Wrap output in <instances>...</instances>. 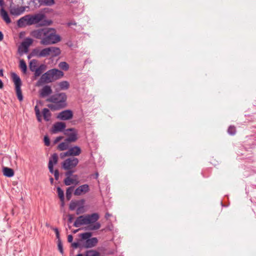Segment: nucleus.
Here are the masks:
<instances>
[{
	"label": "nucleus",
	"mask_w": 256,
	"mask_h": 256,
	"mask_svg": "<svg viewBox=\"0 0 256 256\" xmlns=\"http://www.w3.org/2000/svg\"><path fill=\"white\" fill-rule=\"evenodd\" d=\"M54 82L50 70L43 74L39 80L42 83H49Z\"/></svg>",
	"instance_id": "nucleus-11"
},
{
	"label": "nucleus",
	"mask_w": 256,
	"mask_h": 256,
	"mask_svg": "<svg viewBox=\"0 0 256 256\" xmlns=\"http://www.w3.org/2000/svg\"><path fill=\"white\" fill-rule=\"evenodd\" d=\"M3 173L4 176L8 178L12 177L14 175V170L8 167H4L3 168Z\"/></svg>",
	"instance_id": "nucleus-24"
},
{
	"label": "nucleus",
	"mask_w": 256,
	"mask_h": 256,
	"mask_svg": "<svg viewBox=\"0 0 256 256\" xmlns=\"http://www.w3.org/2000/svg\"><path fill=\"white\" fill-rule=\"evenodd\" d=\"M84 212V205H82V206H80L76 208V214L78 215Z\"/></svg>",
	"instance_id": "nucleus-44"
},
{
	"label": "nucleus",
	"mask_w": 256,
	"mask_h": 256,
	"mask_svg": "<svg viewBox=\"0 0 256 256\" xmlns=\"http://www.w3.org/2000/svg\"><path fill=\"white\" fill-rule=\"evenodd\" d=\"M85 200L82 199L78 200H72L70 204L69 208L71 210H74L76 208H78L82 205H84Z\"/></svg>",
	"instance_id": "nucleus-15"
},
{
	"label": "nucleus",
	"mask_w": 256,
	"mask_h": 256,
	"mask_svg": "<svg viewBox=\"0 0 256 256\" xmlns=\"http://www.w3.org/2000/svg\"><path fill=\"white\" fill-rule=\"evenodd\" d=\"M40 50H38V48H34L32 50L31 55L32 56H36L38 58H40Z\"/></svg>",
	"instance_id": "nucleus-41"
},
{
	"label": "nucleus",
	"mask_w": 256,
	"mask_h": 256,
	"mask_svg": "<svg viewBox=\"0 0 256 256\" xmlns=\"http://www.w3.org/2000/svg\"><path fill=\"white\" fill-rule=\"evenodd\" d=\"M73 240V236L71 234H69L68 236V242H72Z\"/></svg>",
	"instance_id": "nucleus-55"
},
{
	"label": "nucleus",
	"mask_w": 256,
	"mask_h": 256,
	"mask_svg": "<svg viewBox=\"0 0 256 256\" xmlns=\"http://www.w3.org/2000/svg\"><path fill=\"white\" fill-rule=\"evenodd\" d=\"M58 249L60 252L62 254H64V250H63V247H62V242L60 240H58Z\"/></svg>",
	"instance_id": "nucleus-45"
},
{
	"label": "nucleus",
	"mask_w": 256,
	"mask_h": 256,
	"mask_svg": "<svg viewBox=\"0 0 256 256\" xmlns=\"http://www.w3.org/2000/svg\"><path fill=\"white\" fill-rule=\"evenodd\" d=\"M236 128L234 126H230L228 129V132L229 134L234 136L236 134Z\"/></svg>",
	"instance_id": "nucleus-40"
},
{
	"label": "nucleus",
	"mask_w": 256,
	"mask_h": 256,
	"mask_svg": "<svg viewBox=\"0 0 256 256\" xmlns=\"http://www.w3.org/2000/svg\"><path fill=\"white\" fill-rule=\"evenodd\" d=\"M47 106L48 108H50L52 110H59L62 109L64 108L59 104H54V103L52 104H48L47 105Z\"/></svg>",
	"instance_id": "nucleus-28"
},
{
	"label": "nucleus",
	"mask_w": 256,
	"mask_h": 256,
	"mask_svg": "<svg viewBox=\"0 0 256 256\" xmlns=\"http://www.w3.org/2000/svg\"><path fill=\"white\" fill-rule=\"evenodd\" d=\"M64 134L68 136L65 141L70 142H76L77 139V132L74 128H70L66 130Z\"/></svg>",
	"instance_id": "nucleus-6"
},
{
	"label": "nucleus",
	"mask_w": 256,
	"mask_h": 256,
	"mask_svg": "<svg viewBox=\"0 0 256 256\" xmlns=\"http://www.w3.org/2000/svg\"><path fill=\"white\" fill-rule=\"evenodd\" d=\"M12 78L15 85L16 92L18 100L21 102L23 100V96L21 90L22 81L20 76L16 73L12 74Z\"/></svg>",
	"instance_id": "nucleus-4"
},
{
	"label": "nucleus",
	"mask_w": 256,
	"mask_h": 256,
	"mask_svg": "<svg viewBox=\"0 0 256 256\" xmlns=\"http://www.w3.org/2000/svg\"><path fill=\"white\" fill-rule=\"evenodd\" d=\"M58 156L56 154L54 153L50 158L48 162H51L52 166L56 164L58 162Z\"/></svg>",
	"instance_id": "nucleus-36"
},
{
	"label": "nucleus",
	"mask_w": 256,
	"mask_h": 256,
	"mask_svg": "<svg viewBox=\"0 0 256 256\" xmlns=\"http://www.w3.org/2000/svg\"><path fill=\"white\" fill-rule=\"evenodd\" d=\"M72 178L76 180V182H75V184H78L79 182L78 180V176L77 174L73 175Z\"/></svg>",
	"instance_id": "nucleus-54"
},
{
	"label": "nucleus",
	"mask_w": 256,
	"mask_h": 256,
	"mask_svg": "<svg viewBox=\"0 0 256 256\" xmlns=\"http://www.w3.org/2000/svg\"><path fill=\"white\" fill-rule=\"evenodd\" d=\"M66 25L68 27H71L72 26H76V23L75 21H71L66 24Z\"/></svg>",
	"instance_id": "nucleus-52"
},
{
	"label": "nucleus",
	"mask_w": 256,
	"mask_h": 256,
	"mask_svg": "<svg viewBox=\"0 0 256 256\" xmlns=\"http://www.w3.org/2000/svg\"><path fill=\"white\" fill-rule=\"evenodd\" d=\"M50 48H46L40 50V55L41 57H46L50 56Z\"/></svg>",
	"instance_id": "nucleus-33"
},
{
	"label": "nucleus",
	"mask_w": 256,
	"mask_h": 256,
	"mask_svg": "<svg viewBox=\"0 0 256 256\" xmlns=\"http://www.w3.org/2000/svg\"><path fill=\"white\" fill-rule=\"evenodd\" d=\"M37 60H32L30 62V69L32 72L34 70L38 68L37 67Z\"/></svg>",
	"instance_id": "nucleus-34"
},
{
	"label": "nucleus",
	"mask_w": 256,
	"mask_h": 256,
	"mask_svg": "<svg viewBox=\"0 0 256 256\" xmlns=\"http://www.w3.org/2000/svg\"><path fill=\"white\" fill-rule=\"evenodd\" d=\"M98 242L96 238H90L84 242L82 247L86 248H93L96 245Z\"/></svg>",
	"instance_id": "nucleus-12"
},
{
	"label": "nucleus",
	"mask_w": 256,
	"mask_h": 256,
	"mask_svg": "<svg viewBox=\"0 0 256 256\" xmlns=\"http://www.w3.org/2000/svg\"><path fill=\"white\" fill-rule=\"evenodd\" d=\"M92 234L90 232H86L84 233H82L79 234V236L84 240H87L90 238L92 236Z\"/></svg>",
	"instance_id": "nucleus-35"
},
{
	"label": "nucleus",
	"mask_w": 256,
	"mask_h": 256,
	"mask_svg": "<svg viewBox=\"0 0 256 256\" xmlns=\"http://www.w3.org/2000/svg\"><path fill=\"white\" fill-rule=\"evenodd\" d=\"M90 190L89 186L87 184H84L78 187L74 192L75 196H80L82 194H85Z\"/></svg>",
	"instance_id": "nucleus-9"
},
{
	"label": "nucleus",
	"mask_w": 256,
	"mask_h": 256,
	"mask_svg": "<svg viewBox=\"0 0 256 256\" xmlns=\"http://www.w3.org/2000/svg\"><path fill=\"white\" fill-rule=\"evenodd\" d=\"M54 178L56 180H58L59 178V172L58 170H56L54 172Z\"/></svg>",
	"instance_id": "nucleus-51"
},
{
	"label": "nucleus",
	"mask_w": 256,
	"mask_h": 256,
	"mask_svg": "<svg viewBox=\"0 0 256 256\" xmlns=\"http://www.w3.org/2000/svg\"><path fill=\"white\" fill-rule=\"evenodd\" d=\"M42 112L44 120L46 122L49 121L50 120L52 116V114L50 110L47 108H44L42 110Z\"/></svg>",
	"instance_id": "nucleus-23"
},
{
	"label": "nucleus",
	"mask_w": 256,
	"mask_h": 256,
	"mask_svg": "<svg viewBox=\"0 0 256 256\" xmlns=\"http://www.w3.org/2000/svg\"><path fill=\"white\" fill-rule=\"evenodd\" d=\"M78 158L72 157L65 160L62 164V168L65 170H72L78 164Z\"/></svg>",
	"instance_id": "nucleus-5"
},
{
	"label": "nucleus",
	"mask_w": 256,
	"mask_h": 256,
	"mask_svg": "<svg viewBox=\"0 0 256 256\" xmlns=\"http://www.w3.org/2000/svg\"><path fill=\"white\" fill-rule=\"evenodd\" d=\"M72 246L74 248H82V245H80V244L78 242H73L72 244Z\"/></svg>",
	"instance_id": "nucleus-47"
},
{
	"label": "nucleus",
	"mask_w": 256,
	"mask_h": 256,
	"mask_svg": "<svg viewBox=\"0 0 256 256\" xmlns=\"http://www.w3.org/2000/svg\"><path fill=\"white\" fill-rule=\"evenodd\" d=\"M40 6H52L55 3L54 0H38Z\"/></svg>",
	"instance_id": "nucleus-25"
},
{
	"label": "nucleus",
	"mask_w": 256,
	"mask_h": 256,
	"mask_svg": "<svg viewBox=\"0 0 256 256\" xmlns=\"http://www.w3.org/2000/svg\"><path fill=\"white\" fill-rule=\"evenodd\" d=\"M85 256H100V254L96 250H91L86 252Z\"/></svg>",
	"instance_id": "nucleus-27"
},
{
	"label": "nucleus",
	"mask_w": 256,
	"mask_h": 256,
	"mask_svg": "<svg viewBox=\"0 0 256 256\" xmlns=\"http://www.w3.org/2000/svg\"><path fill=\"white\" fill-rule=\"evenodd\" d=\"M44 144L46 146H49L50 144V140L48 136H44Z\"/></svg>",
	"instance_id": "nucleus-48"
},
{
	"label": "nucleus",
	"mask_w": 256,
	"mask_h": 256,
	"mask_svg": "<svg viewBox=\"0 0 256 256\" xmlns=\"http://www.w3.org/2000/svg\"><path fill=\"white\" fill-rule=\"evenodd\" d=\"M34 110L36 112V115H39V114H40V112L38 106H35Z\"/></svg>",
	"instance_id": "nucleus-56"
},
{
	"label": "nucleus",
	"mask_w": 256,
	"mask_h": 256,
	"mask_svg": "<svg viewBox=\"0 0 256 256\" xmlns=\"http://www.w3.org/2000/svg\"><path fill=\"white\" fill-rule=\"evenodd\" d=\"M112 216V214H109L108 212H106L105 215V218L106 219H108L110 216Z\"/></svg>",
	"instance_id": "nucleus-60"
},
{
	"label": "nucleus",
	"mask_w": 256,
	"mask_h": 256,
	"mask_svg": "<svg viewBox=\"0 0 256 256\" xmlns=\"http://www.w3.org/2000/svg\"><path fill=\"white\" fill-rule=\"evenodd\" d=\"M74 172V170H67V172L65 173V175L66 177H70V176H73L72 174Z\"/></svg>",
	"instance_id": "nucleus-46"
},
{
	"label": "nucleus",
	"mask_w": 256,
	"mask_h": 256,
	"mask_svg": "<svg viewBox=\"0 0 256 256\" xmlns=\"http://www.w3.org/2000/svg\"><path fill=\"white\" fill-rule=\"evenodd\" d=\"M73 113L71 110H66L60 112L57 118L62 120H70L72 118Z\"/></svg>",
	"instance_id": "nucleus-8"
},
{
	"label": "nucleus",
	"mask_w": 256,
	"mask_h": 256,
	"mask_svg": "<svg viewBox=\"0 0 256 256\" xmlns=\"http://www.w3.org/2000/svg\"><path fill=\"white\" fill-rule=\"evenodd\" d=\"M50 71L54 81L64 76V72L58 69H52L50 70Z\"/></svg>",
	"instance_id": "nucleus-19"
},
{
	"label": "nucleus",
	"mask_w": 256,
	"mask_h": 256,
	"mask_svg": "<svg viewBox=\"0 0 256 256\" xmlns=\"http://www.w3.org/2000/svg\"><path fill=\"white\" fill-rule=\"evenodd\" d=\"M30 36L36 39L40 40V44L44 46L53 44L61 40L60 36L56 34L54 28H43L35 30L30 32Z\"/></svg>",
	"instance_id": "nucleus-1"
},
{
	"label": "nucleus",
	"mask_w": 256,
	"mask_h": 256,
	"mask_svg": "<svg viewBox=\"0 0 256 256\" xmlns=\"http://www.w3.org/2000/svg\"><path fill=\"white\" fill-rule=\"evenodd\" d=\"M98 176V172H96L95 174L93 176V178L95 179H97Z\"/></svg>",
	"instance_id": "nucleus-62"
},
{
	"label": "nucleus",
	"mask_w": 256,
	"mask_h": 256,
	"mask_svg": "<svg viewBox=\"0 0 256 256\" xmlns=\"http://www.w3.org/2000/svg\"><path fill=\"white\" fill-rule=\"evenodd\" d=\"M4 5V0H0V6L2 7Z\"/></svg>",
	"instance_id": "nucleus-64"
},
{
	"label": "nucleus",
	"mask_w": 256,
	"mask_h": 256,
	"mask_svg": "<svg viewBox=\"0 0 256 256\" xmlns=\"http://www.w3.org/2000/svg\"><path fill=\"white\" fill-rule=\"evenodd\" d=\"M33 40L30 38H26L21 44V47L24 48L25 53H27L29 46L32 44Z\"/></svg>",
	"instance_id": "nucleus-16"
},
{
	"label": "nucleus",
	"mask_w": 256,
	"mask_h": 256,
	"mask_svg": "<svg viewBox=\"0 0 256 256\" xmlns=\"http://www.w3.org/2000/svg\"><path fill=\"white\" fill-rule=\"evenodd\" d=\"M57 192L58 196L60 198V201L62 202V206H64V193L62 190L60 188H57Z\"/></svg>",
	"instance_id": "nucleus-26"
},
{
	"label": "nucleus",
	"mask_w": 256,
	"mask_h": 256,
	"mask_svg": "<svg viewBox=\"0 0 256 256\" xmlns=\"http://www.w3.org/2000/svg\"><path fill=\"white\" fill-rule=\"evenodd\" d=\"M44 66L41 64L39 67L36 69L34 72L35 76L37 77L40 76L43 72Z\"/></svg>",
	"instance_id": "nucleus-30"
},
{
	"label": "nucleus",
	"mask_w": 256,
	"mask_h": 256,
	"mask_svg": "<svg viewBox=\"0 0 256 256\" xmlns=\"http://www.w3.org/2000/svg\"><path fill=\"white\" fill-rule=\"evenodd\" d=\"M74 188V186L68 187L66 190V198L69 200L71 198L72 193Z\"/></svg>",
	"instance_id": "nucleus-39"
},
{
	"label": "nucleus",
	"mask_w": 256,
	"mask_h": 256,
	"mask_svg": "<svg viewBox=\"0 0 256 256\" xmlns=\"http://www.w3.org/2000/svg\"><path fill=\"white\" fill-rule=\"evenodd\" d=\"M28 6H10V14L14 16H18L22 14L26 10V9L28 8Z\"/></svg>",
	"instance_id": "nucleus-7"
},
{
	"label": "nucleus",
	"mask_w": 256,
	"mask_h": 256,
	"mask_svg": "<svg viewBox=\"0 0 256 256\" xmlns=\"http://www.w3.org/2000/svg\"><path fill=\"white\" fill-rule=\"evenodd\" d=\"M66 96L64 93H60L50 96L46 100V102L59 104L63 107L66 106Z\"/></svg>",
	"instance_id": "nucleus-3"
},
{
	"label": "nucleus",
	"mask_w": 256,
	"mask_h": 256,
	"mask_svg": "<svg viewBox=\"0 0 256 256\" xmlns=\"http://www.w3.org/2000/svg\"><path fill=\"white\" fill-rule=\"evenodd\" d=\"M0 16L6 24H10L12 22L7 12L3 8L0 10Z\"/></svg>",
	"instance_id": "nucleus-20"
},
{
	"label": "nucleus",
	"mask_w": 256,
	"mask_h": 256,
	"mask_svg": "<svg viewBox=\"0 0 256 256\" xmlns=\"http://www.w3.org/2000/svg\"><path fill=\"white\" fill-rule=\"evenodd\" d=\"M68 142L65 141L64 142H62L60 143L58 146V148L60 150H64L68 148Z\"/></svg>",
	"instance_id": "nucleus-32"
},
{
	"label": "nucleus",
	"mask_w": 256,
	"mask_h": 256,
	"mask_svg": "<svg viewBox=\"0 0 256 256\" xmlns=\"http://www.w3.org/2000/svg\"><path fill=\"white\" fill-rule=\"evenodd\" d=\"M87 224L94 223L99 219L100 216L97 213H93L90 214L85 215Z\"/></svg>",
	"instance_id": "nucleus-13"
},
{
	"label": "nucleus",
	"mask_w": 256,
	"mask_h": 256,
	"mask_svg": "<svg viewBox=\"0 0 256 256\" xmlns=\"http://www.w3.org/2000/svg\"><path fill=\"white\" fill-rule=\"evenodd\" d=\"M24 20H22V18H21L17 21V25L18 27L24 28L26 26V24Z\"/></svg>",
	"instance_id": "nucleus-42"
},
{
	"label": "nucleus",
	"mask_w": 256,
	"mask_h": 256,
	"mask_svg": "<svg viewBox=\"0 0 256 256\" xmlns=\"http://www.w3.org/2000/svg\"><path fill=\"white\" fill-rule=\"evenodd\" d=\"M20 68L23 72L26 73L27 70V66L26 62L24 60H21L20 62Z\"/></svg>",
	"instance_id": "nucleus-37"
},
{
	"label": "nucleus",
	"mask_w": 256,
	"mask_h": 256,
	"mask_svg": "<svg viewBox=\"0 0 256 256\" xmlns=\"http://www.w3.org/2000/svg\"><path fill=\"white\" fill-rule=\"evenodd\" d=\"M100 224L99 222H95L90 224L86 228V230H98L100 228Z\"/></svg>",
	"instance_id": "nucleus-22"
},
{
	"label": "nucleus",
	"mask_w": 256,
	"mask_h": 256,
	"mask_svg": "<svg viewBox=\"0 0 256 256\" xmlns=\"http://www.w3.org/2000/svg\"><path fill=\"white\" fill-rule=\"evenodd\" d=\"M76 182V180H74L70 177H66L64 180V184L66 186H70L72 184H75Z\"/></svg>",
	"instance_id": "nucleus-31"
},
{
	"label": "nucleus",
	"mask_w": 256,
	"mask_h": 256,
	"mask_svg": "<svg viewBox=\"0 0 256 256\" xmlns=\"http://www.w3.org/2000/svg\"><path fill=\"white\" fill-rule=\"evenodd\" d=\"M29 19H30V15L27 14L24 16L22 17V20H24V23L26 24V26H30V22H29Z\"/></svg>",
	"instance_id": "nucleus-43"
},
{
	"label": "nucleus",
	"mask_w": 256,
	"mask_h": 256,
	"mask_svg": "<svg viewBox=\"0 0 256 256\" xmlns=\"http://www.w3.org/2000/svg\"><path fill=\"white\" fill-rule=\"evenodd\" d=\"M60 156L61 158H64L65 157L69 156L68 151L60 153Z\"/></svg>",
	"instance_id": "nucleus-50"
},
{
	"label": "nucleus",
	"mask_w": 256,
	"mask_h": 256,
	"mask_svg": "<svg viewBox=\"0 0 256 256\" xmlns=\"http://www.w3.org/2000/svg\"><path fill=\"white\" fill-rule=\"evenodd\" d=\"M63 138V136H58L56 140H55V142H57L59 141H60L61 140H62Z\"/></svg>",
	"instance_id": "nucleus-58"
},
{
	"label": "nucleus",
	"mask_w": 256,
	"mask_h": 256,
	"mask_svg": "<svg viewBox=\"0 0 256 256\" xmlns=\"http://www.w3.org/2000/svg\"><path fill=\"white\" fill-rule=\"evenodd\" d=\"M68 223H72L74 218V216L72 214H69L68 215Z\"/></svg>",
	"instance_id": "nucleus-53"
},
{
	"label": "nucleus",
	"mask_w": 256,
	"mask_h": 256,
	"mask_svg": "<svg viewBox=\"0 0 256 256\" xmlns=\"http://www.w3.org/2000/svg\"><path fill=\"white\" fill-rule=\"evenodd\" d=\"M66 125L63 122H56L52 128V132L56 134L59 132H62L66 128Z\"/></svg>",
	"instance_id": "nucleus-14"
},
{
	"label": "nucleus",
	"mask_w": 256,
	"mask_h": 256,
	"mask_svg": "<svg viewBox=\"0 0 256 256\" xmlns=\"http://www.w3.org/2000/svg\"><path fill=\"white\" fill-rule=\"evenodd\" d=\"M50 48V56L52 57H55L59 56L60 54V50L59 48L56 46L49 47Z\"/></svg>",
	"instance_id": "nucleus-21"
},
{
	"label": "nucleus",
	"mask_w": 256,
	"mask_h": 256,
	"mask_svg": "<svg viewBox=\"0 0 256 256\" xmlns=\"http://www.w3.org/2000/svg\"><path fill=\"white\" fill-rule=\"evenodd\" d=\"M48 169H49L50 172L52 174L54 173V166H52L51 162H48Z\"/></svg>",
	"instance_id": "nucleus-49"
},
{
	"label": "nucleus",
	"mask_w": 256,
	"mask_h": 256,
	"mask_svg": "<svg viewBox=\"0 0 256 256\" xmlns=\"http://www.w3.org/2000/svg\"><path fill=\"white\" fill-rule=\"evenodd\" d=\"M36 116L39 122H42V118H41L40 114H39V115H36Z\"/></svg>",
	"instance_id": "nucleus-59"
},
{
	"label": "nucleus",
	"mask_w": 256,
	"mask_h": 256,
	"mask_svg": "<svg viewBox=\"0 0 256 256\" xmlns=\"http://www.w3.org/2000/svg\"><path fill=\"white\" fill-rule=\"evenodd\" d=\"M4 87V84L2 80L0 79V89Z\"/></svg>",
	"instance_id": "nucleus-63"
},
{
	"label": "nucleus",
	"mask_w": 256,
	"mask_h": 256,
	"mask_svg": "<svg viewBox=\"0 0 256 256\" xmlns=\"http://www.w3.org/2000/svg\"><path fill=\"white\" fill-rule=\"evenodd\" d=\"M52 92V89L50 86L46 85L40 90V96L42 98H46L50 95Z\"/></svg>",
	"instance_id": "nucleus-10"
},
{
	"label": "nucleus",
	"mask_w": 256,
	"mask_h": 256,
	"mask_svg": "<svg viewBox=\"0 0 256 256\" xmlns=\"http://www.w3.org/2000/svg\"><path fill=\"white\" fill-rule=\"evenodd\" d=\"M86 218L85 216H80L78 217L74 224V226L76 228L80 227L82 225H86Z\"/></svg>",
	"instance_id": "nucleus-18"
},
{
	"label": "nucleus",
	"mask_w": 256,
	"mask_h": 256,
	"mask_svg": "<svg viewBox=\"0 0 256 256\" xmlns=\"http://www.w3.org/2000/svg\"><path fill=\"white\" fill-rule=\"evenodd\" d=\"M69 156H78L81 153V149L78 146H74L70 148L68 150Z\"/></svg>",
	"instance_id": "nucleus-17"
},
{
	"label": "nucleus",
	"mask_w": 256,
	"mask_h": 256,
	"mask_svg": "<svg viewBox=\"0 0 256 256\" xmlns=\"http://www.w3.org/2000/svg\"><path fill=\"white\" fill-rule=\"evenodd\" d=\"M58 86L62 90H68L70 87V84L67 81H62L58 84Z\"/></svg>",
	"instance_id": "nucleus-29"
},
{
	"label": "nucleus",
	"mask_w": 256,
	"mask_h": 256,
	"mask_svg": "<svg viewBox=\"0 0 256 256\" xmlns=\"http://www.w3.org/2000/svg\"><path fill=\"white\" fill-rule=\"evenodd\" d=\"M55 232H56V238H58L59 240H60V234H59V232H58V228H55Z\"/></svg>",
	"instance_id": "nucleus-57"
},
{
	"label": "nucleus",
	"mask_w": 256,
	"mask_h": 256,
	"mask_svg": "<svg viewBox=\"0 0 256 256\" xmlns=\"http://www.w3.org/2000/svg\"><path fill=\"white\" fill-rule=\"evenodd\" d=\"M4 39V34L1 31H0V42L2 41Z\"/></svg>",
	"instance_id": "nucleus-61"
},
{
	"label": "nucleus",
	"mask_w": 256,
	"mask_h": 256,
	"mask_svg": "<svg viewBox=\"0 0 256 256\" xmlns=\"http://www.w3.org/2000/svg\"><path fill=\"white\" fill-rule=\"evenodd\" d=\"M58 67L64 70H67L69 68V65L66 62H62L58 64Z\"/></svg>",
	"instance_id": "nucleus-38"
},
{
	"label": "nucleus",
	"mask_w": 256,
	"mask_h": 256,
	"mask_svg": "<svg viewBox=\"0 0 256 256\" xmlns=\"http://www.w3.org/2000/svg\"><path fill=\"white\" fill-rule=\"evenodd\" d=\"M30 25L38 24L40 26H48L52 24L51 20L45 19L46 16L44 14L38 13L34 14H29Z\"/></svg>",
	"instance_id": "nucleus-2"
}]
</instances>
